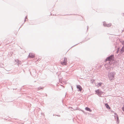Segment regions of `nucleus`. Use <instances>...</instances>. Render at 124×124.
I'll return each instance as SVG.
<instances>
[{
	"mask_svg": "<svg viewBox=\"0 0 124 124\" xmlns=\"http://www.w3.org/2000/svg\"><path fill=\"white\" fill-rule=\"evenodd\" d=\"M116 73L115 72H110L108 74V77L109 79L112 81L114 80Z\"/></svg>",
	"mask_w": 124,
	"mask_h": 124,
	"instance_id": "obj_1",
	"label": "nucleus"
},
{
	"mask_svg": "<svg viewBox=\"0 0 124 124\" xmlns=\"http://www.w3.org/2000/svg\"><path fill=\"white\" fill-rule=\"evenodd\" d=\"M114 55L111 54L109 56H108L106 58L105 60V62H106L107 61H112L114 59Z\"/></svg>",
	"mask_w": 124,
	"mask_h": 124,
	"instance_id": "obj_2",
	"label": "nucleus"
},
{
	"mask_svg": "<svg viewBox=\"0 0 124 124\" xmlns=\"http://www.w3.org/2000/svg\"><path fill=\"white\" fill-rule=\"evenodd\" d=\"M95 94L98 95L99 96H101V95L103 93V92L101 91L100 89H98L95 91Z\"/></svg>",
	"mask_w": 124,
	"mask_h": 124,
	"instance_id": "obj_3",
	"label": "nucleus"
},
{
	"mask_svg": "<svg viewBox=\"0 0 124 124\" xmlns=\"http://www.w3.org/2000/svg\"><path fill=\"white\" fill-rule=\"evenodd\" d=\"M67 58H65L64 59L63 62H61V63L63 65H66L67 63Z\"/></svg>",
	"mask_w": 124,
	"mask_h": 124,
	"instance_id": "obj_4",
	"label": "nucleus"
},
{
	"mask_svg": "<svg viewBox=\"0 0 124 124\" xmlns=\"http://www.w3.org/2000/svg\"><path fill=\"white\" fill-rule=\"evenodd\" d=\"M77 88L78 89V91H81L82 90V88L81 86L79 85H77Z\"/></svg>",
	"mask_w": 124,
	"mask_h": 124,
	"instance_id": "obj_5",
	"label": "nucleus"
},
{
	"mask_svg": "<svg viewBox=\"0 0 124 124\" xmlns=\"http://www.w3.org/2000/svg\"><path fill=\"white\" fill-rule=\"evenodd\" d=\"M85 110L90 111V112H92V110L88 107H85Z\"/></svg>",
	"mask_w": 124,
	"mask_h": 124,
	"instance_id": "obj_6",
	"label": "nucleus"
},
{
	"mask_svg": "<svg viewBox=\"0 0 124 124\" xmlns=\"http://www.w3.org/2000/svg\"><path fill=\"white\" fill-rule=\"evenodd\" d=\"M105 106L107 109H110V107L107 103L105 104Z\"/></svg>",
	"mask_w": 124,
	"mask_h": 124,
	"instance_id": "obj_7",
	"label": "nucleus"
},
{
	"mask_svg": "<svg viewBox=\"0 0 124 124\" xmlns=\"http://www.w3.org/2000/svg\"><path fill=\"white\" fill-rule=\"evenodd\" d=\"M124 52V46L122 47V48L120 49V52L121 54H122Z\"/></svg>",
	"mask_w": 124,
	"mask_h": 124,
	"instance_id": "obj_8",
	"label": "nucleus"
},
{
	"mask_svg": "<svg viewBox=\"0 0 124 124\" xmlns=\"http://www.w3.org/2000/svg\"><path fill=\"white\" fill-rule=\"evenodd\" d=\"M29 57L31 58H33L34 56V54L33 53H30L29 54Z\"/></svg>",
	"mask_w": 124,
	"mask_h": 124,
	"instance_id": "obj_9",
	"label": "nucleus"
},
{
	"mask_svg": "<svg viewBox=\"0 0 124 124\" xmlns=\"http://www.w3.org/2000/svg\"><path fill=\"white\" fill-rule=\"evenodd\" d=\"M15 61L18 64H21V62L20 61H19V60H15Z\"/></svg>",
	"mask_w": 124,
	"mask_h": 124,
	"instance_id": "obj_10",
	"label": "nucleus"
},
{
	"mask_svg": "<svg viewBox=\"0 0 124 124\" xmlns=\"http://www.w3.org/2000/svg\"><path fill=\"white\" fill-rule=\"evenodd\" d=\"M119 120L118 118V117H117L116 118V123L118 124L119 123Z\"/></svg>",
	"mask_w": 124,
	"mask_h": 124,
	"instance_id": "obj_11",
	"label": "nucleus"
},
{
	"mask_svg": "<svg viewBox=\"0 0 124 124\" xmlns=\"http://www.w3.org/2000/svg\"><path fill=\"white\" fill-rule=\"evenodd\" d=\"M102 84H103V83H101V82H99V83L97 84V85L98 86H98H101Z\"/></svg>",
	"mask_w": 124,
	"mask_h": 124,
	"instance_id": "obj_12",
	"label": "nucleus"
},
{
	"mask_svg": "<svg viewBox=\"0 0 124 124\" xmlns=\"http://www.w3.org/2000/svg\"><path fill=\"white\" fill-rule=\"evenodd\" d=\"M103 25L104 26H105V27L107 26V24L105 22H103Z\"/></svg>",
	"mask_w": 124,
	"mask_h": 124,
	"instance_id": "obj_13",
	"label": "nucleus"
},
{
	"mask_svg": "<svg viewBox=\"0 0 124 124\" xmlns=\"http://www.w3.org/2000/svg\"><path fill=\"white\" fill-rule=\"evenodd\" d=\"M114 114H115L114 117H115V118H116H116L117 117H118V116L117 114H116V113H114Z\"/></svg>",
	"mask_w": 124,
	"mask_h": 124,
	"instance_id": "obj_14",
	"label": "nucleus"
},
{
	"mask_svg": "<svg viewBox=\"0 0 124 124\" xmlns=\"http://www.w3.org/2000/svg\"><path fill=\"white\" fill-rule=\"evenodd\" d=\"M40 95H41V97H43L44 96V95L43 94V93H39V96H40Z\"/></svg>",
	"mask_w": 124,
	"mask_h": 124,
	"instance_id": "obj_15",
	"label": "nucleus"
},
{
	"mask_svg": "<svg viewBox=\"0 0 124 124\" xmlns=\"http://www.w3.org/2000/svg\"><path fill=\"white\" fill-rule=\"evenodd\" d=\"M111 25V23L108 24H107V27H109Z\"/></svg>",
	"mask_w": 124,
	"mask_h": 124,
	"instance_id": "obj_16",
	"label": "nucleus"
},
{
	"mask_svg": "<svg viewBox=\"0 0 124 124\" xmlns=\"http://www.w3.org/2000/svg\"><path fill=\"white\" fill-rule=\"evenodd\" d=\"M44 87H41V86L40 87H39V90L40 89H43V88H44Z\"/></svg>",
	"mask_w": 124,
	"mask_h": 124,
	"instance_id": "obj_17",
	"label": "nucleus"
},
{
	"mask_svg": "<svg viewBox=\"0 0 124 124\" xmlns=\"http://www.w3.org/2000/svg\"><path fill=\"white\" fill-rule=\"evenodd\" d=\"M90 39V38H87V40H85V41H83L82 42H85V41H87V40H88L89 39Z\"/></svg>",
	"mask_w": 124,
	"mask_h": 124,
	"instance_id": "obj_18",
	"label": "nucleus"
},
{
	"mask_svg": "<svg viewBox=\"0 0 124 124\" xmlns=\"http://www.w3.org/2000/svg\"><path fill=\"white\" fill-rule=\"evenodd\" d=\"M41 115H43V116H42L43 118L44 117V113H41Z\"/></svg>",
	"mask_w": 124,
	"mask_h": 124,
	"instance_id": "obj_19",
	"label": "nucleus"
},
{
	"mask_svg": "<svg viewBox=\"0 0 124 124\" xmlns=\"http://www.w3.org/2000/svg\"><path fill=\"white\" fill-rule=\"evenodd\" d=\"M122 109L123 111H124V104L123 105V107L122 108Z\"/></svg>",
	"mask_w": 124,
	"mask_h": 124,
	"instance_id": "obj_20",
	"label": "nucleus"
},
{
	"mask_svg": "<svg viewBox=\"0 0 124 124\" xmlns=\"http://www.w3.org/2000/svg\"><path fill=\"white\" fill-rule=\"evenodd\" d=\"M122 44L123 45V46H124V41L122 42Z\"/></svg>",
	"mask_w": 124,
	"mask_h": 124,
	"instance_id": "obj_21",
	"label": "nucleus"
},
{
	"mask_svg": "<svg viewBox=\"0 0 124 124\" xmlns=\"http://www.w3.org/2000/svg\"><path fill=\"white\" fill-rule=\"evenodd\" d=\"M87 30H86V32L87 31H88V28H89V26H87Z\"/></svg>",
	"mask_w": 124,
	"mask_h": 124,
	"instance_id": "obj_22",
	"label": "nucleus"
},
{
	"mask_svg": "<svg viewBox=\"0 0 124 124\" xmlns=\"http://www.w3.org/2000/svg\"><path fill=\"white\" fill-rule=\"evenodd\" d=\"M78 44H79V43H78V44H76V45H74V46H72V47L71 48H72V47H74V46H76V45H77Z\"/></svg>",
	"mask_w": 124,
	"mask_h": 124,
	"instance_id": "obj_23",
	"label": "nucleus"
},
{
	"mask_svg": "<svg viewBox=\"0 0 124 124\" xmlns=\"http://www.w3.org/2000/svg\"><path fill=\"white\" fill-rule=\"evenodd\" d=\"M55 115L56 116H59V117H60V115Z\"/></svg>",
	"mask_w": 124,
	"mask_h": 124,
	"instance_id": "obj_24",
	"label": "nucleus"
},
{
	"mask_svg": "<svg viewBox=\"0 0 124 124\" xmlns=\"http://www.w3.org/2000/svg\"><path fill=\"white\" fill-rule=\"evenodd\" d=\"M27 16H26L25 17V19H26L27 18Z\"/></svg>",
	"mask_w": 124,
	"mask_h": 124,
	"instance_id": "obj_25",
	"label": "nucleus"
},
{
	"mask_svg": "<svg viewBox=\"0 0 124 124\" xmlns=\"http://www.w3.org/2000/svg\"><path fill=\"white\" fill-rule=\"evenodd\" d=\"M118 52H119V51H118V50L117 51H116V53H118Z\"/></svg>",
	"mask_w": 124,
	"mask_h": 124,
	"instance_id": "obj_26",
	"label": "nucleus"
},
{
	"mask_svg": "<svg viewBox=\"0 0 124 124\" xmlns=\"http://www.w3.org/2000/svg\"><path fill=\"white\" fill-rule=\"evenodd\" d=\"M82 111L84 113H85V112L84 111H83V110H82Z\"/></svg>",
	"mask_w": 124,
	"mask_h": 124,
	"instance_id": "obj_27",
	"label": "nucleus"
},
{
	"mask_svg": "<svg viewBox=\"0 0 124 124\" xmlns=\"http://www.w3.org/2000/svg\"><path fill=\"white\" fill-rule=\"evenodd\" d=\"M101 88H102L103 89L104 88V86H102Z\"/></svg>",
	"mask_w": 124,
	"mask_h": 124,
	"instance_id": "obj_28",
	"label": "nucleus"
},
{
	"mask_svg": "<svg viewBox=\"0 0 124 124\" xmlns=\"http://www.w3.org/2000/svg\"><path fill=\"white\" fill-rule=\"evenodd\" d=\"M124 31V30H122V32H123Z\"/></svg>",
	"mask_w": 124,
	"mask_h": 124,
	"instance_id": "obj_29",
	"label": "nucleus"
},
{
	"mask_svg": "<svg viewBox=\"0 0 124 124\" xmlns=\"http://www.w3.org/2000/svg\"><path fill=\"white\" fill-rule=\"evenodd\" d=\"M26 21V19H25L24 20V22H25Z\"/></svg>",
	"mask_w": 124,
	"mask_h": 124,
	"instance_id": "obj_30",
	"label": "nucleus"
},
{
	"mask_svg": "<svg viewBox=\"0 0 124 124\" xmlns=\"http://www.w3.org/2000/svg\"><path fill=\"white\" fill-rule=\"evenodd\" d=\"M123 16H124V13H123Z\"/></svg>",
	"mask_w": 124,
	"mask_h": 124,
	"instance_id": "obj_31",
	"label": "nucleus"
},
{
	"mask_svg": "<svg viewBox=\"0 0 124 124\" xmlns=\"http://www.w3.org/2000/svg\"><path fill=\"white\" fill-rule=\"evenodd\" d=\"M94 81V80L93 79V81Z\"/></svg>",
	"mask_w": 124,
	"mask_h": 124,
	"instance_id": "obj_32",
	"label": "nucleus"
},
{
	"mask_svg": "<svg viewBox=\"0 0 124 124\" xmlns=\"http://www.w3.org/2000/svg\"><path fill=\"white\" fill-rule=\"evenodd\" d=\"M66 94H67V93H66V95H65V96H66Z\"/></svg>",
	"mask_w": 124,
	"mask_h": 124,
	"instance_id": "obj_33",
	"label": "nucleus"
},
{
	"mask_svg": "<svg viewBox=\"0 0 124 124\" xmlns=\"http://www.w3.org/2000/svg\"><path fill=\"white\" fill-rule=\"evenodd\" d=\"M72 87V89H73V88H72V87Z\"/></svg>",
	"mask_w": 124,
	"mask_h": 124,
	"instance_id": "obj_34",
	"label": "nucleus"
},
{
	"mask_svg": "<svg viewBox=\"0 0 124 124\" xmlns=\"http://www.w3.org/2000/svg\"><path fill=\"white\" fill-rule=\"evenodd\" d=\"M40 59V58H39V61L40 60L39 59Z\"/></svg>",
	"mask_w": 124,
	"mask_h": 124,
	"instance_id": "obj_35",
	"label": "nucleus"
},
{
	"mask_svg": "<svg viewBox=\"0 0 124 124\" xmlns=\"http://www.w3.org/2000/svg\"><path fill=\"white\" fill-rule=\"evenodd\" d=\"M39 110L40 109V108H39Z\"/></svg>",
	"mask_w": 124,
	"mask_h": 124,
	"instance_id": "obj_36",
	"label": "nucleus"
},
{
	"mask_svg": "<svg viewBox=\"0 0 124 124\" xmlns=\"http://www.w3.org/2000/svg\"><path fill=\"white\" fill-rule=\"evenodd\" d=\"M54 114L53 115V116H54Z\"/></svg>",
	"mask_w": 124,
	"mask_h": 124,
	"instance_id": "obj_37",
	"label": "nucleus"
},
{
	"mask_svg": "<svg viewBox=\"0 0 124 124\" xmlns=\"http://www.w3.org/2000/svg\"><path fill=\"white\" fill-rule=\"evenodd\" d=\"M52 14H51V15H52Z\"/></svg>",
	"mask_w": 124,
	"mask_h": 124,
	"instance_id": "obj_38",
	"label": "nucleus"
}]
</instances>
